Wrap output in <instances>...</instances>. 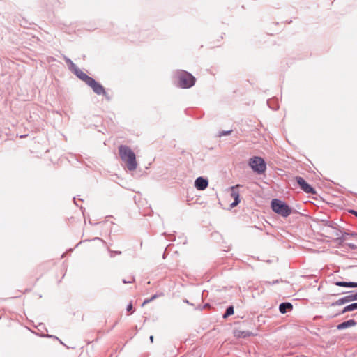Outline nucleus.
I'll list each match as a JSON object with an SVG mask.
<instances>
[{
	"mask_svg": "<svg viewBox=\"0 0 357 357\" xmlns=\"http://www.w3.org/2000/svg\"><path fill=\"white\" fill-rule=\"evenodd\" d=\"M335 284L336 286L343 287H350V288L357 287V282H335Z\"/></svg>",
	"mask_w": 357,
	"mask_h": 357,
	"instance_id": "obj_12",
	"label": "nucleus"
},
{
	"mask_svg": "<svg viewBox=\"0 0 357 357\" xmlns=\"http://www.w3.org/2000/svg\"><path fill=\"white\" fill-rule=\"evenodd\" d=\"M296 181L299 185L301 188L306 193L316 194L314 189L309 185L303 178L301 176H296Z\"/></svg>",
	"mask_w": 357,
	"mask_h": 357,
	"instance_id": "obj_6",
	"label": "nucleus"
},
{
	"mask_svg": "<svg viewBox=\"0 0 357 357\" xmlns=\"http://www.w3.org/2000/svg\"><path fill=\"white\" fill-rule=\"evenodd\" d=\"M134 280H134V278H132L131 279V280H129V281H128V280H123V282L124 284H127V283H132V282H134Z\"/></svg>",
	"mask_w": 357,
	"mask_h": 357,
	"instance_id": "obj_20",
	"label": "nucleus"
},
{
	"mask_svg": "<svg viewBox=\"0 0 357 357\" xmlns=\"http://www.w3.org/2000/svg\"><path fill=\"white\" fill-rule=\"evenodd\" d=\"M250 333L248 331H237L235 335L238 337H246L250 335Z\"/></svg>",
	"mask_w": 357,
	"mask_h": 357,
	"instance_id": "obj_15",
	"label": "nucleus"
},
{
	"mask_svg": "<svg viewBox=\"0 0 357 357\" xmlns=\"http://www.w3.org/2000/svg\"><path fill=\"white\" fill-rule=\"evenodd\" d=\"M208 185V180L202 176L198 177L195 181V187L199 190H205L207 188Z\"/></svg>",
	"mask_w": 357,
	"mask_h": 357,
	"instance_id": "obj_9",
	"label": "nucleus"
},
{
	"mask_svg": "<svg viewBox=\"0 0 357 357\" xmlns=\"http://www.w3.org/2000/svg\"><path fill=\"white\" fill-rule=\"evenodd\" d=\"M233 314H234V307H233V306L231 305V306L228 307L227 309L226 310V312L223 315V318L226 319L227 317H228L230 315H232Z\"/></svg>",
	"mask_w": 357,
	"mask_h": 357,
	"instance_id": "obj_16",
	"label": "nucleus"
},
{
	"mask_svg": "<svg viewBox=\"0 0 357 357\" xmlns=\"http://www.w3.org/2000/svg\"><path fill=\"white\" fill-rule=\"evenodd\" d=\"M179 86L181 88H190L195 84V78L186 71H181L178 75Z\"/></svg>",
	"mask_w": 357,
	"mask_h": 357,
	"instance_id": "obj_4",
	"label": "nucleus"
},
{
	"mask_svg": "<svg viewBox=\"0 0 357 357\" xmlns=\"http://www.w3.org/2000/svg\"><path fill=\"white\" fill-rule=\"evenodd\" d=\"M348 246L352 250H356L357 248V246L353 243H349Z\"/></svg>",
	"mask_w": 357,
	"mask_h": 357,
	"instance_id": "obj_19",
	"label": "nucleus"
},
{
	"mask_svg": "<svg viewBox=\"0 0 357 357\" xmlns=\"http://www.w3.org/2000/svg\"><path fill=\"white\" fill-rule=\"evenodd\" d=\"M292 307L293 306L290 303H282L279 306V310L282 314H284L287 310L292 309Z\"/></svg>",
	"mask_w": 357,
	"mask_h": 357,
	"instance_id": "obj_13",
	"label": "nucleus"
},
{
	"mask_svg": "<svg viewBox=\"0 0 357 357\" xmlns=\"http://www.w3.org/2000/svg\"><path fill=\"white\" fill-rule=\"evenodd\" d=\"M350 213H351L352 214L355 215L357 217V211L354 210H351Z\"/></svg>",
	"mask_w": 357,
	"mask_h": 357,
	"instance_id": "obj_25",
	"label": "nucleus"
},
{
	"mask_svg": "<svg viewBox=\"0 0 357 357\" xmlns=\"http://www.w3.org/2000/svg\"><path fill=\"white\" fill-rule=\"evenodd\" d=\"M161 294L158 295V294H154L153 296H152L150 299H151V301H153L154 299L157 298L158 297H159L160 296H161Z\"/></svg>",
	"mask_w": 357,
	"mask_h": 357,
	"instance_id": "obj_22",
	"label": "nucleus"
},
{
	"mask_svg": "<svg viewBox=\"0 0 357 357\" xmlns=\"http://www.w3.org/2000/svg\"><path fill=\"white\" fill-rule=\"evenodd\" d=\"M72 72L78 77L81 80L84 81L86 84L92 79V77L88 76L85 73L82 71L77 66L74 68Z\"/></svg>",
	"mask_w": 357,
	"mask_h": 357,
	"instance_id": "obj_8",
	"label": "nucleus"
},
{
	"mask_svg": "<svg viewBox=\"0 0 357 357\" xmlns=\"http://www.w3.org/2000/svg\"><path fill=\"white\" fill-rule=\"evenodd\" d=\"M231 197L234 198V202L231 204V207L234 208L240 202V195L238 191L234 190V187L231 188Z\"/></svg>",
	"mask_w": 357,
	"mask_h": 357,
	"instance_id": "obj_11",
	"label": "nucleus"
},
{
	"mask_svg": "<svg viewBox=\"0 0 357 357\" xmlns=\"http://www.w3.org/2000/svg\"><path fill=\"white\" fill-rule=\"evenodd\" d=\"M87 85L89 86L97 95H104L107 96V93L104 87L93 78L89 81Z\"/></svg>",
	"mask_w": 357,
	"mask_h": 357,
	"instance_id": "obj_5",
	"label": "nucleus"
},
{
	"mask_svg": "<svg viewBox=\"0 0 357 357\" xmlns=\"http://www.w3.org/2000/svg\"><path fill=\"white\" fill-rule=\"evenodd\" d=\"M249 165L257 174H263L266 169V164L261 157L255 156L250 158Z\"/></svg>",
	"mask_w": 357,
	"mask_h": 357,
	"instance_id": "obj_3",
	"label": "nucleus"
},
{
	"mask_svg": "<svg viewBox=\"0 0 357 357\" xmlns=\"http://www.w3.org/2000/svg\"><path fill=\"white\" fill-rule=\"evenodd\" d=\"M231 132V130L223 131V132H222L220 134V136L227 135H229Z\"/></svg>",
	"mask_w": 357,
	"mask_h": 357,
	"instance_id": "obj_18",
	"label": "nucleus"
},
{
	"mask_svg": "<svg viewBox=\"0 0 357 357\" xmlns=\"http://www.w3.org/2000/svg\"><path fill=\"white\" fill-rule=\"evenodd\" d=\"M271 208L275 213L284 218L289 216L292 211L285 202L278 199H273L271 201Z\"/></svg>",
	"mask_w": 357,
	"mask_h": 357,
	"instance_id": "obj_2",
	"label": "nucleus"
},
{
	"mask_svg": "<svg viewBox=\"0 0 357 357\" xmlns=\"http://www.w3.org/2000/svg\"><path fill=\"white\" fill-rule=\"evenodd\" d=\"M151 301V299H150V298H147V299L144 300V302H143V303H142V305H146V304H147V303H150Z\"/></svg>",
	"mask_w": 357,
	"mask_h": 357,
	"instance_id": "obj_23",
	"label": "nucleus"
},
{
	"mask_svg": "<svg viewBox=\"0 0 357 357\" xmlns=\"http://www.w3.org/2000/svg\"><path fill=\"white\" fill-rule=\"evenodd\" d=\"M354 305H355L356 309L357 310V303H354Z\"/></svg>",
	"mask_w": 357,
	"mask_h": 357,
	"instance_id": "obj_28",
	"label": "nucleus"
},
{
	"mask_svg": "<svg viewBox=\"0 0 357 357\" xmlns=\"http://www.w3.org/2000/svg\"><path fill=\"white\" fill-rule=\"evenodd\" d=\"M66 62L69 66V69L72 71L74 68L77 67V66L68 57H64Z\"/></svg>",
	"mask_w": 357,
	"mask_h": 357,
	"instance_id": "obj_17",
	"label": "nucleus"
},
{
	"mask_svg": "<svg viewBox=\"0 0 357 357\" xmlns=\"http://www.w3.org/2000/svg\"><path fill=\"white\" fill-rule=\"evenodd\" d=\"M119 152L121 159L126 164L130 171L135 170L137 167L136 156L132 149L126 145H121L119 147Z\"/></svg>",
	"mask_w": 357,
	"mask_h": 357,
	"instance_id": "obj_1",
	"label": "nucleus"
},
{
	"mask_svg": "<svg viewBox=\"0 0 357 357\" xmlns=\"http://www.w3.org/2000/svg\"><path fill=\"white\" fill-rule=\"evenodd\" d=\"M112 252V254H111V256H112V257H113V255H112L113 253L118 254V255H119V254H121V252H120V251H115V252H113V251H112V252Z\"/></svg>",
	"mask_w": 357,
	"mask_h": 357,
	"instance_id": "obj_26",
	"label": "nucleus"
},
{
	"mask_svg": "<svg viewBox=\"0 0 357 357\" xmlns=\"http://www.w3.org/2000/svg\"><path fill=\"white\" fill-rule=\"evenodd\" d=\"M278 280H274V281H273L272 282H268L267 283H268V284H276V283H278Z\"/></svg>",
	"mask_w": 357,
	"mask_h": 357,
	"instance_id": "obj_24",
	"label": "nucleus"
},
{
	"mask_svg": "<svg viewBox=\"0 0 357 357\" xmlns=\"http://www.w3.org/2000/svg\"><path fill=\"white\" fill-rule=\"evenodd\" d=\"M150 340H151V342H153V335L150 336Z\"/></svg>",
	"mask_w": 357,
	"mask_h": 357,
	"instance_id": "obj_27",
	"label": "nucleus"
},
{
	"mask_svg": "<svg viewBox=\"0 0 357 357\" xmlns=\"http://www.w3.org/2000/svg\"><path fill=\"white\" fill-rule=\"evenodd\" d=\"M356 325V322L354 319H349L344 321L337 326L338 330H343L349 327H353Z\"/></svg>",
	"mask_w": 357,
	"mask_h": 357,
	"instance_id": "obj_10",
	"label": "nucleus"
},
{
	"mask_svg": "<svg viewBox=\"0 0 357 357\" xmlns=\"http://www.w3.org/2000/svg\"><path fill=\"white\" fill-rule=\"evenodd\" d=\"M356 310L354 303H351L349 305H347L343 308V310L339 313V314H344L347 312H351Z\"/></svg>",
	"mask_w": 357,
	"mask_h": 357,
	"instance_id": "obj_14",
	"label": "nucleus"
},
{
	"mask_svg": "<svg viewBox=\"0 0 357 357\" xmlns=\"http://www.w3.org/2000/svg\"><path fill=\"white\" fill-rule=\"evenodd\" d=\"M126 310L128 312L131 311L132 310V303L128 304L126 307Z\"/></svg>",
	"mask_w": 357,
	"mask_h": 357,
	"instance_id": "obj_21",
	"label": "nucleus"
},
{
	"mask_svg": "<svg viewBox=\"0 0 357 357\" xmlns=\"http://www.w3.org/2000/svg\"><path fill=\"white\" fill-rule=\"evenodd\" d=\"M356 300H357V292L355 294H349L348 296H346L344 297L339 298L335 302L333 303L332 305L333 306L342 305L343 304L349 303L351 301H356Z\"/></svg>",
	"mask_w": 357,
	"mask_h": 357,
	"instance_id": "obj_7",
	"label": "nucleus"
}]
</instances>
